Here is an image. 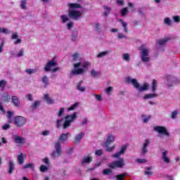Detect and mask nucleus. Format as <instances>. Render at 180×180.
Segmentation results:
<instances>
[{"label":"nucleus","mask_w":180,"mask_h":180,"mask_svg":"<svg viewBox=\"0 0 180 180\" xmlns=\"http://www.w3.org/2000/svg\"><path fill=\"white\" fill-rule=\"evenodd\" d=\"M139 50L140 51V57L143 63H149L150 61V49L146 44H143L139 46Z\"/></svg>","instance_id":"obj_1"},{"label":"nucleus","mask_w":180,"mask_h":180,"mask_svg":"<svg viewBox=\"0 0 180 180\" xmlns=\"http://www.w3.org/2000/svg\"><path fill=\"white\" fill-rule=\"evenodd\" d=\"M91 63L89 62L81 61L77 63L74 64L75 70H72L71 75H81V74H84V70L82 68L77 69L78 67H82L83 68H86L89 67Z\"/></svg>","instance_id":"obj_2"},{"label":"nucleus","mask_w":180,"mask_h":180,"mask_svg":"<svg viewBox=\"0 0 180 180\" xmlns=\"http://www.w3.org/2000/svg\"><path fill=\"white\" fill-rule=\"evenodd\" d=\"M127 82L128 84H131L136 89H138L139 92H144V91L148 90V84L144 83L142 86H140V83L137 82L136 79H131V77H127Z\"/></svg>","instance_id":"obj_3"},{"label":"nucleus","mask_w":180,"mask_h":180,"mask_svg":"<svg viewBox=\"0 0 180 180\" xmlns=\"http://www.w3.org/2000/svg\"><path fill=\"white\" fill-rule=\"evenodd\" d=\"M78 117V112H75L72 115H68L67 116L65 117V122L63 124V129H64L65 130L68 129V127H71V124L74 122H75V120H77Z\"/></svg>","instance_id":"obj_4"},{"label":"nucleus","mask_w":180,"mask_h":180,"mask_svg":"<svg viewBox=\"0 0 180 180\" xmlns=\"http://www.w3.org/2000/svg\"><path fill=\"white\" fill-rule=\"evenodd\" d=\"M27 120H26V118H25V117L15 116L14 117V124L18 127H22L25 126V124L27 123Z\"/></svg>","instance_id":"obj_5"},{"label":"nucleus","mask_w":180,"mask_h":180,"mask_svg":"<svg viewBox=\"0 0 180 180\" xmlns=\"http://www.w3.org/2000/svg\"><path fill=\"white\" fill-rule=\"evenodd\" d=\"M55 150L53 151L51 155L53 158H58V157L61 156V143L60 142H56L55 143Z\"/></svg>","instance_id":"obj_6"},{"label":"nucleus","mask_w":180,"mask_h":180,"mask_svg":"<svg viewBox=\"0 0 180 180\" xmlns=\"http://www.w3.org/2000/svg\"><path fill=\"white\" fill-rule=\"evenodd\" d=\"M153 130L159 134H162L163 136H167V137H169V132H168V130H167V128L165 127L156 126L154 127Z\"/></svg>","instance_id":"obj_7"},{"label":"nucleus","mask_w":180,"mask_h":180,"mask_svg":"<svg viewBox=\"0 0 180 180\" xmlns=\"http://www.w3.org/2000/svg\"><path fill=\"white\" fill-rule=\"evenodd\" d=\"M69 16L73 20H78L82 16V13L80 11H75L74 9L69 10Z\"/></svg>","instance_id":"obj_8"},{"label":"nucleus","mask_w":180,"mask_h":180,"mask_svg":"<svg viewBox=\"0 0 180 180\" xmlns=\"http://www.w3.org/2000/svg\"><path fill=\"white\" fill-rule=\"evenodd\" d=\"M110 168H122L124 167V160L120 158L119 160L115 161L109 165Z\"/></svg>","instance_id":"obj_9"},{"label":"nucleus","mask_w":180,"mask_h":180,"mask_svg":"<svg viewBox=\"0 0 180 180\" xmlns=\"http://www.w3.org/2000/svg\"><path fill=\"white\" fill-rule=\"evenodd\" d=\"M53 67H57V62L54 60H50L46 63L44 67V71L49 72V71H51V68H53Z\"/></svg>","instance_id":"obj_10"},{"label":"nucleus","mask_w":180,"mask_h":180,"mask_svg":"<svg viewBox=\"0 0 180 180\" xmlns=\"http://www.w3.org/2000/svg\"><path fill=\"white\" fill-rule=\"evenodd\" d=\"M148 146H150V139H146L141 147V155H145L148 152Z\"/></svg>","instance_id":"obj_11"},{"label":"nucleus","mask_w":180,"mask_h":180,"mask_svg":"<svg viewBox=\"0 0 180 180\" xmlns=\"http://www.w3.org/2000/svg\"><path fill=\"white\" fill-rule=\"evenodd\" d=\"M27 156L25 153H20V155H17V160L18 162L20 165H23V163L25 162V160H26Z\"/></svg>","instance_id":"obj_12"},{"label":"nucleus","mask_w":180,"mask_h":180,"mask_svg":"<svg viewBox=\"0 0 180 180\" xmlns=\"http://www.w3.org/2000/svg\"><path fill=\"white\" fill-rule=\"evenodd\" d=\"M84 136H85V133H84V132H80L79 134L76 135L75 137L74 143L75 144H79L81 143V140H82V139H84Z\"/></svg>","instance_id":"obj_13"},{"label":"nucleus","mask_w":180,"mask_h":180,"mask_svg":"<svg viewBox=\"0 0 180 180\" xmlns=\"http://www.w3.org/2000/svg\"><path fill=\"white\" fill-rule=\"evenodd\" d=\"M11 102L16 108H19V106H20V100H19V97L17 96H13L11 97Z\"/></svg>","instance_id":"obj_14"},{"label":"nucleus","mask_w":180,"mask_h":180,"mask_svg":"<svg viewBox=\"0 0 180 180\" xmlns=\"http://www.w3.org/2000/svg\"><path fill=\"white\" fill-rule=\"evenodd\" d=\"M162 160H163L164 162L166 164H169V162H171L169 158H168V151L164 150L162 153Z\"/></svg>","instance_id":"obj_15"},{"label":"nucleus","mask_w":180,"mask_h":180,"mask_svg":"<svg viewBox=\"0 0 180 180\" xmlns=\"http://www.w3.org/2000/svg\"><path fill=\"white\" fill-rule=\"evenodd\" d=\"M41 81L44 84V88H47L50 85V79L46 75L42 76Z\"/></svg>","instance_id":"obj_16"},{"label":"nucleus","mask_w":180,"mask_h":180,"mask_svg":"<svg viewBox=\"0 0 180 180\" xmlns=\"http://www.w3.org/2000/svg\"><path fill=\"white\" fill-rule=\"evenodd\" d=\"M115 141V136L108 135L107 141L104 143V147H108L110 144H112Z\"/></svg>","instance_id":"obj_17"},{"label":"nucleus","mask_w":180,"mask_h":180,"mask_svg":"<svg viewBox=\"0 0 180 180\" xmlns=\"http://www.w3.org/2000/svg\"><path fill=\"white\" fill-rule=\"evenodd\" d=\"M8 174H13V171H15V163L13 162V161L8 160Z\"/></svg>","instance_id":"obj_18"},{"label":"nucleus","mask_w":180,"mask_h":180,"mask_svg":"<svg viewBox=\"0 0 180 180\" xmlns=\"http://www.w3.org/2000/svg\"><path fill=\"white\" fill-rule=\"evenodd\" d=\"M92 162L91 156H84L82 160V165H85V164H91Z\"/></svg>","instance_id":"obj_19"},{"label":"nucleus","mask_w":180,"mask_h":180,"mask_svg":"<svg viewBox=\"0 0 180 180\" xmlns=\"http://www.w3.org/2000/svg\"><path fill=\"white\" fill-rule=\"evenodd\" d=\"M68 134H70V133L63 134L62 135H60L58 143L59 142L60 144H61V143L67 141V140H68Z\"/></svg>","instance_id":"obj_20"},{"label":"nucleus","mask_w":180,"mask_h":180,"mask_svg":"<svg viewBox=\"0 0 180 180\" xmlns=\"http://www.w3.org/2000/svg\"><path fill=\"white\" fill-rule=\"evenodd\" d=\"M13 139L15 143L17 144H25V139L16 135L14 136Z\"/></svg>","instance_id":"obj_21"},{"label":"nucleus","mask_w":180,"mask_h":180,"mask_svg":"<svg viewBox=\"0 0 180 180\" xmlns=\"http://www.w3.org/2000/svg\"><path fill=\"white\" fill-rule=\"evenodd\" d=\"M122 24V26L123 27V32L124 33H128L129 32V28L127 27V22H124L122 19H120L118 20Z\"/></svg>","instance_id":"obj_22"},{"label":"nucleus","mask_w":180,"mask_h":180,"mask_svg":"<svg viewBox=\"0 0 180 180\" xmlns=\"http://www.w3.org/2000/svg\"><path fill=\"white\" fill-rule=\"evenodd\" d=\"M110 53H112V51H102L97 54L96 57L97 58H103V57H106V56H108V54H110Z\"/></svg>","instance_id":"obj_23"},{"label":"nucleus","mask_w":180,"mask_h":180,"mask_svg":"<svg viewBox=\"0 0 180 180\" xmlns=\"http://www.w3.org/2000/svg\"><path fill=\"white\" fill-rule=\"evenodd\" d=\"M44 99L46 102V103H48V105H53V103H55V101L53 98H50V96L49 94H44Z\"/></svg>","instance_id":"obj_24"},{"label":"nucleus","mask_w":180,"mask_h":180,"mask_svg":"<svg viewBox=\"0 0 180 180\" xmlns=\"http://www.w3.org/2000/svg\"><path fill=\"white\" fill-rule=\"evenodd\" d=\"M158 96V94H146L143 97V99L146 101L147 99H153V98H157Z\"/></svg>","instance_id":"obj_25"},{"label":"nucleus","mask_w":180,"mask_h":180,"mask_svg":"<svg viewBox=\"0 0 180 180\" xmlns=\"http://www.w3.org/2000/svg\"><path fill=\"white\" fill-rule=\"evenodd\" d=\"M84 82L83 81H80L78 84H77V89H78V91H80V92H85L86 88L81 86L82 85V83Z\"/></svg>","instance_id":"obj_26"},{"label":"nucleus","mask_w":180,"mask_h":180,"mask_svg":"<svg viewBox=\"0 0 180 180\" xmlns=\"http://www.w3.org/2000/svg\"><path fill=\"white\" fill-rule=\"evenodd\" d=\"M120 13L121 16H126L127 13H129V9L127 8V7H125L120 10Z\"/></svg>","instance_id":"obj_27"},{"label":"nucleus","mask_w":180,"mask_h":180,"mask_svg":"<svg viewBox=\"0 0 180 180\" xmlns=\"http://www.w3.org/2000/svg\"><path fill=\"white\" fill-rule=\"evenodd\" d=\"M3 101L4 102H9V101H11V98L9 97V94L8 93H5L2 95L1 96Z\"/></svg>","instance_id":"obj_28"},{"label":"nucleus","mask_w":180,"mask_h":180,"mask_svg":"<svg viewBox=\"0 0 180 180\" xmlns=\"http://www.w3.org/2000/svg\"><path fill=\"white\" fill-rule=\"evenodd\" d=\"M124 176H127V173H122L115 176L117 180H124Z\"/></svg>","instance_id":"obj_29"},{"label":"nucleus","mask_w":180,"mask_h":180,"mask_svg":"<svg viewBox=\"0 0 180 180\" xmlns=\"http://www.w3.org/2000/svg\"><path fill=\"white\" fill-rule=\"evenodd\" d=\"M151 167H147L146 169L145 175H146V176H151V175H153V172L151 171Z\"/></svg>","instance_id":"obj_30"},{"label":"nucleus","mask_w":180,"mask_h":180,"mask_svg":"<svg viewBox=\"0 0 180 180\" xmlns=\"http://www.w3.org/2000/svg\"><path fill=\"white\" fill-rule=\"evenodd\" d=\"M72 60L73 61H79L81 60V56H79V53H75L72 55Z\"/></svg>","instance_id":"obj_31"},{"label":"nucleus","mask_w":180,"mask_h":180,"mask_svg":"<svg viewBox=\"0 0 180 180\" xmlns=\"http://www.w3.org/2000/svg\"><path fill=\"white\" fill-rule=\"evenodd\" d=\"M151 88L152 92H155V91H157V80H153Z\"/></svg>","instance_id":"obj_32"},{"label":"nucleus","mask_w":180,"mask_h":180,"mask_svg":"<svg viewBox=\"0 0 180 180\" xmlns=\"http://www.w3.org/2000/svg\"><path fill=\"white\" fill-rule=\"evenodd\" d=\"M79 105V103H75L72 106H70L69 108H68V112H70V110H75V109H77V108H78Z\"/></svg>","instance_id":"obj_33"},{"label":"nucleus","mask_w":180,"mask_h":180,"mask_svg":"<svg viewBox=\"0 0 180 180\" xmlns=\"http://www.w3.org/2000/svg\"><path fill=\"white\" fill-rule=\"evenodd\" d=\"M167 41H168V38H165V39L158 40V44H159V46H164V44H165V43H167Z\"/></svg>","instance_id":"obj_34"},{"label":"nucleus","mask_w":180,"mask_h":180,"mask_svg":"<svg viewBox=\"0 0 180 180\" xmlns=\"http://www.w3.org/2000/svg\"><path fill=\"white\" fill-rule=\"evenodd\" d=\"M27 1L26 0H21L20 8L25 10L27 8Z\"/></svg>","instance_id":"obj_35"},{"label":"nucleus","mask_w":180,"mask_h":180,"mask_svg":"<svg viewBox=\"0 0 180 180\" xmlns=\"http://www.w3.org/2000/svg\"><path fill=\"white\" fill-rule=\"evenodd\" d=\"M91 77H93L94 78H96V77H98L99 75V72L95 70L94 69H92L91 70Z\"/></svg>","instance_id":"obj_36"},{"label":"nucleus","mask_w":180,"mask_h":180,"mask_svg":"<svg viewBox=\"0 0 180 180\" xmlns=\"http://www.w3.org/2000/svg\"><path fill=\"white\" fill-rule=\"evenodd\" d=\"M27 168H31V169H33L34 168V165H33V163H29L22 166V169H27Z\"/></svg>","instance_id":"obj_37"},{"label":"nucleus","mask_w":180,"mask_h":180,"mask_svg":"<svg viewBox=\"0 0 180 180\" xmlns=\"http://www.w3.org/2000/svg\"><path fill=\"white\" fill-rule=\"evenodd\" d=\"M68 6L70 7L72 9H75L77 8H81V5L79 4H69Z\"/></svg>","instance_id":"obj_38"},{"label":"nucleus","mask_w":180,"mask_h":180,"mask_svg":"<svg viewBox=\"0 0 180 180\" xmlns=\"http://www.w3.org/2000/svg\"><path fill=\"white\" fill-rule=\"evenodd\" d=\"M5 86H6V80L0 81V88H1V91H5Z\"/></svg>","instance_id":"obj_39"},{"label":"nucleus","mask_w":180,"mask_h":180,"mask_svg":"<svg viewBox=\"0 0 180 180\" xmlns=\"http://www.w3.org/2000/svg\"><path fill=\"white\" fill-rule=\"evenodd\" d=\"M164 24L167 26H171L172 25V21L169 19V18H166L164 19Z\"/></svg>","instance_id":"obj_40"},{"label":"nucleus","mask_w":180,"mask_h":180,"mask_svg":"<svg viewBox=\"0 0 180 180\" xmlns=\"http://www.w3.org/2000/svg\"><path fill=\"white\" fill-rule=\"evenodd\" d=\"M122 58L124 61H127L128 63L130 62V55L129 53H124Z\"/></svg>","instance_id":"obj_41"},{"label":"nucleus","mask_w":180,"mask_h":180,"mask_svg":"<svg viewBox=\"0 0 180 180\" xmlns=\"http://www.w3.org/2000/svg\"><path fill=\"white\" fill-rule=\"evenodd\" d=\"M12 116H13V112L11 111L7 112V117L8 119V123H12Z\"/></svg>","instance_id":"obj_42"},{"label":"nucleus","mask_w":180,"mask_h":180,"mask_svg":"<svg viewBox=\"0 0 180 180\" xmlns=\"http://www.w3.org/2000/svg\"><path fill=\"white\" fill-rule=\"evenodd\" d=\"M104 10H105V12H104V15L105 16H108V15H109V13H110V11H112V9L108 6H104Z\"/></svg>","instance_id":"obj_43"},{"label":"nucleus","mask_w":180,"mask_h":180,"mask_svg":"<svg viewBox=\"0 0 180 180\" xmlns=\"http://www.w3.org/2000/svg\"><path fill=\"white\" fill-rule=\"evenodd\" d=\"M61 22L62 23H66V22H68L69 19L68 17L65 15L60 16Z\"/></svg>","instance_id":"obj_44"},{"label":"nucleus","mask_w":180,"mask_h":180,"mask_svg":"<svg viewBox=\"0 0 180 180\" xmlns=\"http://www.w3.org/2000/svg\"><path fill=\"white\" fill-rule=\"evenodd\" d=\"M40 105V101H35L32 105L31 108L32 109H37L38 106Z\"/></svg>","instance_id":"obj_45"},{"label":"nucleus","mask_w":180,"mask_h":180,"mask_svg":"<svg viewBox=\"0 0 180 180\" xmlns=\"http://www.w3.org/2000/svg\"><path fill=\"white\" fill-rule=\"evenodd\" d=\"M64 112H65V108H61L60 110L58 112L57 116L58 117H61V116H63V115L64 114Z\"/></svg>","instance_id":"obj_46"},{"label":"nucleus","mask_w":180,"mask_h":180,"mask_svg":"<svg viewBox=\"0 0 180 180\" xmlns=\"http://www.w3.org/2000/svg\"><path fill=\"white\" fill-rule=\"evenodd\" d=\"M127 150V146L126 145H123L120 149V150L119 151V153L122 155V154H124V153L126 152V150Z\"/></svg>","instance_id":"obj_47"},{"label":"nucleus","mask_w":180,"mask_h":180,"mask_svg":"<svg viewBox=\"0 0 180 180\" xmlns=\"http://www.w3.org/2000/svg\"><path fill=\"white\" fill-rule=\"evenodd\" d=\"M105 147H106V151H108V153H112V151L116 148V145H114L111 147H109V146Z\"/></svg>","instance_id":"obj_48"},{"label":"nucleus","mask_w":180,"mask_h":180,"mask_svg":"<svg viewBox=\"0 0 180 180\" xmlns=\"http://www.w3.org/2000/svg\"><path fill=\"white\" fill-rule=\"evenodd\" d=\"M112 91H113V87L109 86L105 89V94H107V95H112Z\"/></svg>","instance_id":"obj_49"},{"label":"nucleus","mask_w":180,"mask_h":180,"mask_svg":"<svg viewBox=\"0 0 180 180\" xmlns=\"http://www.w3.org/2000/svg\"><path fill=\"white\" fill-rule=\"evenodd\" d=\"M40 171H41V172H46V171H49V167H47L44 165H42L40 167Z\"/></svg>","instance_id":"obj_50"},{"label":"nucleus","mask_w":180,"mask_h":180,"mask_svg":"<svg viewBox=\"0 0 180 180\" xmlns=\"http://www.w3.org/2000/svg\"><path fill=\"white\" fill-rule=\"evenodd\" d=\"M25 72L29 74V75H32V74H34V72H36V70L34 69H27L25 70Z\"/></svg>","instance_id":"obj_51"},{"label":"nucleus","mask_w":180,"mask_h":180,"mask_svg":"<svg viewBox=\"0 0 180 180\" xmlns=\"http://www.w3.org/2000/svg\"><path fill=\"white\" fill-rule=\"evenodd\" d=\"M0 33H4V34H8V33H9V31L8 30V29L5 27L4 28L0 27Z\"/></svg>","instance_id":"obj_52"},{"label":"nucleus","mask_w":180,"mask_h":180,"mask_svg":"<svg viewBox=\"0 0 180 180\" xmlns=\"http://www.w3.org/2000/svg\"><path fill=\"white\" fill-rule=\"evenodd\" d=\"M117 5H118V6H124V0H117Z\"/></svg>","instance_id":"obj_53"},{"label":"nucleus","mask_w":180,"mask_h":180,"mask_svg":"<svg viewBox=\"0 0 180 180\" xmlns=\"http://www.w3.org/2000/svg\"><path fill=\"white\" fill-rule=\"evenodd\" d=\"M94 96H95L96 101H98V102H102V96L101 95L93 94Z\"/></svg>","instance_id":"obj_54"},{"label":"nucleus","mask_w":180,"mask_h":180,"mask_svg":"<svg viewBox=\"0 0 180 180\" xmlns=\"http://www.w3.org/2000/svg\"><path fill=\"white\" fill-rule=\"evenodd\" d=\"M173 20L176 23H179L180 22V16L179 15H174L173 16Z\"/></svg>","instance_id":"obj_55"},{"label":"nucleus","mask_w":180,"mask_h":180,"mask_svg":"<svg viewBox=\"0 0 180 180\" xmlns=\"http://www.w3.org/2000/svg\"><path fill=\"white\" fill-rule=\"evenodd\" d=\"M62 122H63V119L57 120V121H56V127H61V126H63V124H61Z\"/></svg>","instance_id":"obj_56"},{"label":"nucleus","mask_w":180,"mask_h":180,"mask_svg":"<svg viewBox=\"0 0 180 180\" xmlns=\"http://www.w3.org/2000/svg\"><path fill=\"white\" fill-rule=\"evenodd\" d=\"M110 172H112V170L110 169H105L103 171V174L104 175H109V174H110Z\"/></svg>","instance_id":"obj_57"},{"label":"nucleus","mask_w":180,"mask_h":180,"mask_svg":"<svg viewBox=\"0 0 180 180\" xmlns=\"http://www.w3.org/2000/svg\"><path fill=\"white\" fill-rule=\"evenodd\" d=\"M88 124V118L83 119V121L81 122V126H86Z\"/></svg>","instance_id":"obj_58"},{"label":"nucleus","mask_w":180,"mask_h":180,"mask_svg":"<svg viewBox=\"0 0 180 180\" xmlns=\"http://www.w3.org/2000/svg\"><path fill=\"white\" fill-rule=\"evenodd\" d=\"M95 154H96V155L101 156V155H102V154H103V150H102V149L97 150H96Z\"/></svg>","instance_id":"obj_59"},{"label":"nucleus","mask_w":180,"mask_h":180,"mask_svg":"<svg viewBox=\"0 0 180 180\" xmlns=\"http://www.w3.org/2000/svg\"><path fill=\"white\" fill-rule=\"evenodd\" d=\"M24 53H25V51L23 49L20 50L19 52L17 53V56L23 57Z\"/></svg>","instance_id":"obj_60"},{"label":"nucleus","mask_w":180,"mask_h":180,"mask_svg":"<svg viewBox=\"0 0 180 180\" xmlns=\"http://www.w3.org/2000/svg\"><path fill=\"white\" fill-rule=\"evenodd\" d=\"M128 6H129V8H131L132 11L136 10V8H134V4H133L131 2L128 3Z\"/></svg>","instance_id":"obj_61"},{"label":"nucleus","mask_w":180,"mask_h":180,"mask_svg":"<svg viewBox=\"0 0 180 180\" xmlns=\"http://www.w3.org/2000/svg\"><path fill=\"white\" fill-rule=\"evenodd\" d=\"M18 37H19V35L18 34L17 32L13 33V34L11 35V39H12L13 40H16V39H18Z\"/></svg>","instance_id":"obj_62"},{"label":"nucleus","mask_w":180,"mask_h":180,"mask_svg":"<svg viewBox=\"0 0 180 180\" xmlns=\"http://www.w3.org/2000/svg\"><path fill=\"white\" fill-rule=\"evenodd\" d=\"M177 115H178V111H174L172 113L171 117H172V119H175Z\"/></svg>","instance_id":"obj_63"},{"label":"nucleus","mask_w":180,"mask_h":180,"mask_svg":"<svg viewBox=\"0 0 180 180\" xmlns=\"http://www.w3.org/2000/svg\"><path fill=\"white\" fill-rule=\"evenodd\" d=\"M94 27L96 30H101V25L98 22L94 23Z\"/></svg>","instance_id":"obj_64"}]
</instances>
